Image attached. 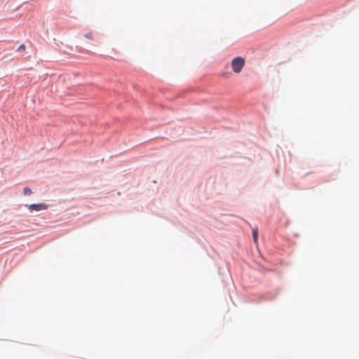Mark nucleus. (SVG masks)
<instances>
[{"label":"nucleus","instance_id":"1","mask_svg":"<svg viewBox=\"0 0 359 359\" xmlns=\"http://www.w3.org/2000/svg\"><path fill=\"white\" fill-rule=\"evenodd\" d=\"M245 60L242 57L233 58L231 61L232 70L236 74L240 73L245 65Z\"/></svg>","mask_w":359,"mask_h":359},{"label":"nucleus","instance_id":"2","mask_svg":"<svg viewBox=\"0 0 359 359\" xmlns=\"http://www.w3.org/2000/svg\"><path fill=\"white\" fill-rule=\"evenodd\" d=\"M29 210L32 211H41L48 208V205L45 203H41L38 204H32L28 206Z\"/></svg>","mask_w":359,"mask_h":359},{"label":"nucleus","instance_id":"3","mask_svg":"<svg viewBox=\"0 0 359 359\" xmlns=\"http://www.w3.org/2000/svg\"><path fill=\"white\" fill-rule=\"evenodd\" d=\"M252 237H253V241L255 243H257L258 240V229L255 228L252 231Z\"/></svg>","mask_w":359,"mask_h":359},{"label":"nucleus","instance_id":"4","mask_svg":"<svg viewBox=\"0 0 359 359\" xmlns=\"http://www.w3.org/2000/svg\"><path fill=\"white\" fill-rule=\"evenodd\" d=\"M23 192H24L25 195H30L32 194L31 189H29L27 187L24 188Z\"/></svg>","mask_w":359,"mask_h":359},{"label":"nucleus","instance_id":"5","mask_svg":"<svg viewBox=\"0 0 359 359\" xmlns=\"http://www.w3.org/2000/svg\"><path fill=\"white\" fill-rule=\"evenodd\" d=\"M25 50V46L24 44H22L18 47V50Z\"/></svg>","mask_w":359,"mask_h":359}]
</instances>
